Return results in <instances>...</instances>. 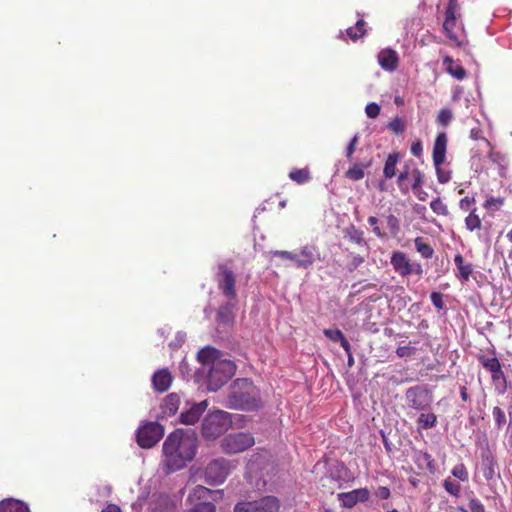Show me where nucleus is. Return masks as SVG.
I'll return each instance as SVG.
<instances>
[{"label": "nucleus", "mask_w": 512, "mask_h": 512, "mask_svg": "<svg viewBox=\"0 0 512 512\" xmlns=\"http://www.w3.org/2000/svg\"><path fill=\"white\" fill-rule=\"evenodd\" d=\"M378 63L384 70L394 71L398 64V55L394 50L384 49L378 54Z\"/></svg>", "instance_id": "20"}, {"label": "nucleus", "mask_w": 512, "mask_h": 512, "mask_svg": "<svg viewBox=\"0 0 512 512\" xmlns=\"http://www.w3.org/2000/svg\"><path fill=\"white\" fill-rule=\"evenodd\" d=\"M102 512H121L119 507L116 505H108L105 509L102 510Z\"/></svg>", "instance_id": "64"}, {"label": "nucleus", "mask_w": 512, "mask_h": 512, "mask_svg": "<svg viewBox=\"0 0 512 512\" xmlns=\"http://www.w3.org/2000/svg\"><path fill=\"white\" fill-rule=\"evenodd\" d=\"M437 417L434 413H422L417 420L422 429H430L436 425Z\"/></svg>", "instance_id": "30"}, {"label": "nucleus", "mask_w": 512, "mask_h": 512, "mask_svg": "<svg viewBox=\"0 0 512 512\" xmlns=\"http://www.w3.org/2000/svg\"><path fill=\"white\" fill-rule=\"evenodd\" d=\"M180 396L176 393H171L165 397L161 404V412L164 416L169 417L174 415L180 406Z\"/></svg>", "instance_id": "21"}, {"label": "nucleus", "mask_w": 512, "mask_h": 512, "mask_svg": "<svg viewBox=\"0 0 512 512\" xmlns=\"http://www.w3.org/2000/svg\"><path fill=\"white\" fill-rule=\"evenodd\" d=\"M415 248L420 255L425 259L433 257L434 249L427 243L424 242L422 237H416L414 239Z\"/></svg>", "instance_id": "27"}, {"label": "nucleus", "mask_w": 512, "mask_h": 512, "mask_svg": "<svg viewBox=\"0 0 512 512\" xmlns=\"http://www.w3.org/2000/svg\"><path fill=\"white\" fill-rule=\"evenodd\" d=\"M337 498L343 507L352 508L359 502L368 501L370 492L367 488H358L349 492L339 493Z\"/></svg>", "instance_id": "13"}, {"label": "nucleus", "mask_w": 512, "mask_h": 512, "mask_svg": "<svg viewBox=\"0 0 512 512\" xmlns=\"http://www.w3.org/2000/svg\"><path fill=\"white\" fill-rule=\"evenodd\" d=\"M348 235L350 240L357 244H361L364 242L363 232L358 229L352 228L351 231H349Z\"/></svg>", "instance_id": "54"}, {"label": "nucleus", "mask_w": 512, "mask_h": 512, "mask_svg": "<svg viewBox=\"0 0 512 512\" xmlns=\"http://www.w3.org/2000/svg\"><path fill=\"white\" fill-rule=\"evenodd\" d=\"M270 254L280 257V258H283V259H289L296 264V252L275 250V251H270Z\"/></svg>", "instance_id": "48"}, {"label": "nucleus", "mask_w": 512, "mask_h": 512, "mask_svg": "<svg viewBox=\"0 0 512 512\" xmlns=\"http://www.w3.org/2000/svg\"><path fill=\"white\" fill-rule=\"evenodd\" d=\"M190 512H215V505L211 502H201L195 505Z\"/></svg>", "instance_id": "44"}, {"label": "nucleus", "mask_w": 512, "mask_h": 512, "mask_svg": "<svg viewBox=\"0 0 512 512\" xmlns=\"http://www.w3.org/2000/svg\"><path fill=\"white\" fill-rule=\"evenodd\" d=\"M460 397L464 402L469 400V395L465 386L460 387Z\"/></svg>", "instance_id": "62"}, {"label": "nucleus", "mask_w": 512, "mask_h": 512, "mask_svg": "<svg viewBox=\"0 0 512 512\" xmlns=\"http://www.w3.org/2000/svg\"><path fill=\"white\" fill-rule=\"evenodd\" d=\"M364 262V258L357 254L350 255V261L347 265V268L350 272L356 270L362 263Z\"/></svg>", "instance_id": "46"}, {"label": "nucleus", "mask_w": 512, "mask_h": 512, "mask_svg": "<svg viewBox=\"0 0 512 512\" xmlns=\"http://www.w3.org/2000/svg\"><path fill=\"white\" fill-rule=\"evenodd\" d=\"M416 274L418 276H421L423 274V268H422V265L420 263H411L410 265V275L411 274Z\"/></svg>", "instance_id": "58"}, {"label": "nucleus", "mask_w": 512, "mask_h": 512, "mask_svg": "<svg viewBox=\"0 0 512 512\" xmlns=\"http://www.w3.org/2000/svg\"><path fill=\"white\" fill-rule=\"evenodd\" d=\"M465 226L469 231H474L481 228V220L476 214L475 208H473L469 215L465 218Z\"/></svg>", "instance_id": "31"}, {"label": "nucleus", "mask_w": 512, "mask_h": 512, "mask_svg": "<svg viewBox=\"0 0 512 512\" xmlns=\"http://www.w3.org/2000/svg\"><path fill=\"white\" fill-rule=\"evenodd\" d=\"M235 320L234 305L226 303L219 307L216 321L219 327L227 328L233 325Z\"/></svg>", "instance_id": "18"}, {"label": "nucleus", "mask_w": 512, "mask_h": 512, "mask_svg": "<svg viewBox=\"0 0 512 512\" xmlns=\"http://www.w3.org/2000/svg\"><path fill=\"white\" fill-rule=\"evenodd\" d=\"M365 25V22L363 20H359L356 23L355 27H349L347 29V34L352 40H357L360 36L364 34L363 26Z\"/></svg>", "instance_id": "37"}, {"label": "nucleus", "mask_w": 512, "mask_h": 512, "mask_svg": "<svg viewBox=\"0 0 512 512\" xmlns=\"http://www.w3.org/2000/svg\"><path fill=\"white\" fill-rule=\"evenodd\" d=\"M443 486L447 493L454 497H459L461 491V486L459 483L454 482L448 478L444 480Z\"/></svg>", "instance_id": "36"}, {"label": "nucleus", "mask_w": 512, "mask_h": 512, "mask_svg": "<svg viewBox=\"0 0 512 512\" xmlns=\"http://www.w3.org/2000/svg\"><path fill=\"white\" fill-rule=\"evenodd\" d=\"M431 302L433 305L441 310L444 307L443 295L440 292H432L430 295Z\"/></svg>", "instance_id": "52"}, {"label": "nucleus", "mask_w": 512, "mask_h": 512, "mask_svg": "<svg viewBox=\"0 0 512 512\" xmlns=\"http://www.w3.org/2000/svg\"><path fill=\"white\" fill-rule=\"evenodd\" d=\"M197 359L207 370V388L210 391H217L235 374L236 365L233 361L223 358L219 350L206 346L202 348Z\"/></svg>", "instance_id": "2"}, {"label": "nucleus", "mask_w": 512, "mask_h": 512, "mask_svg": "<svg viewBox=\"0 0 512 512\" xmlns=\"http://www.w3.org/2000/svg\"><path fill=\"white\" fill-rule=\"evenodd\" d=\"M412 175L414 178L413 184H412V189L416 190L423 185L424 176H423L422 172L419 171L418 169L413 170Z\"/></svg>", "instance_id": "53"}, {"label": "nucleus", "mask_w": 512, "mask_h": 512, "mask_svg": "<svg viewBox=\"0 0 512 512\" xmlns=\"http://www.w3.org/2000/svg\"><path fill=\"white\" fill-rule=\"evenodd\" d=\"M461 512H486L483 503L471 492L469 497L468 508L459 506L457 508Z\"/></svg>", "instance_id": "28"}, {"label": "nucleus", "mask_w": 512, "mask_h": 512, "mask_svg": "<svg viewBox=\"0 0 512 512\" xmlns=\"http://www.w3.org/2000/svg\"><path fill=\"white\" fill-rule=\"evenodd\" d=\"M410 151L414 156L420 157L423 152V146H422L421 141L413 142L411 145Z\"/></svg>", "instance_id": "56"}, {"label": "nucleus", "mask_w": 512, "mask_h": 512, "mask_svg": "<svg viewBox=\"0 0 512 512\" xmlns=\"http://www.w3.org/2000/svg\"><path fill=\"white\" fill-rule=\"evenodd\" d=\"M198 438L192 429H178L168 435L163 443V465L166 474L183 469L197 451Z\"/></svg>", "instance_id": "1"}, {"label": "nucleus", "mask_w": 512, "mask_h": 512, "mask_svg": "<svg viewBox=\"0 0 512 512\" xmlns=\"http://www.w3.org/2000/svg\"><path fill=\"white\" fill-rule=\"evenodd\" d=\"M478 473L487 481L488 486L492 489L496 481L500 479V471L497 460L492 452L488 449L481 452L480 462L476 467Z\"/></svg>", "instance_id": "8"}, {"label": "nucleus", "mask_w": 512, "mask_h": 512, "mask_svg": "<svg viewBox=\"0 0 512 512\" xmlns=\"http://www.w3.org/2000/svg\"><path fill=\"white\" fill-rule=\"evenodd\" d=\"M470 137L474 140H478L480 139L482 136H481V131L479 129H471L470 131Z\"/></svg>", "instance_id": "63"}, {"label": "nucleus", "mask_w": 512, "mask_h": 512, "mask_svg": "<svg viewBox=\"0 0 512 512\" xmlns=\"http://www.w3.org/2000/svg\"><path fill=\"white\" fill-rule=\"evenodd\" d=\"M255 444L253 435L249 432L230 433L220 441V447L226 454H237L246 451Z\"/></svg>", "instance_id": "6"}, {"label": "nucleus", "mask_w": 512, "mask_h": 512, "mask_svg": "<svg viewBox=\"0 0 512 512\" xmlns=\"http://www.w3.org/2000/svg\"><path fill=\"white\" fill-rule=\"evenodd\" d=\"M454 263L458 270L457 276L463 281H468L470 275L473 272L472 265L470 263H465L461 254L455 255Z\"/></svg>", "instance_id": "23"}, {"label": "nucleus", "mask_w": 512, "mask_h": 512, "mask_svg": "<svg viewBox=\"0 0 512 512\" xmlns=\"http://www.w3.org/2000/svg\"><path fill=\"white\" fill-rule=\"evenodd\" d=\"M405 400L408 406L415 410H426L430 407L433 398L425 386H414L406 390Z\"/></svg>", "instance_id": "11"}, {"label": "nucleus", "mask_w": 512, "mask_h": 512, "mask_svg": "<svg viewBox=\"0 0 512 512\" xmlns=\"http://www.w3.org/2000/svg\"><path fill=\"white\" fill-rule=\"evenodd\" d=\"M172 383V375L168 369H160L156 371L152 376V384L156 391L165 392L167 391Z\"/></svg>", "instance_id": "19"}, {"label": "nucleus", "mask_w": 512, "mask_h": 512, "mask_svg": "<svg viewBox=\"0 0 512 512\" xmlns=\"http://www.w3.org/2000/svg\"><path fill=\"white\" fill-rule=\"evenodd\" d=\"M324 335L333 342H340L344 334L339 329H325Z\"/></svg>", "instance_id": "43"}, {"label": "nucleus", "mask_w": 512, "mask_h": 512, "mask_svg": "<svg viewBox=\"0 0 512 512\" xmlns=\"http://www.w3.org/2000/svg\"><path fill=\"white\" fill-rule=\"evenodd\" d=\"M480 362L483 365V367L488 370L490 373H499L501 364L499 360L495 357L493 358H485L481 357Z\"/></svg>", "instance_id": "32"}, {"label": "nucleus", "mask_w": 512, "mask_h": 512, "mask_svg": "<svg viewBox=\"0 0 512 512\" xmlns=\"http://www.w3.org/2000/svg\"><path fill=\"white\" fill-rule=\"evenodd\" d=\"M442 165L435 166L436 175L439 183H448L451 179V172L441 167Z\"/></svg>", "instance_id": "42"}, {"label": "nucleus", "mask_w": 512, "mask_h": 512, "mask_svg": "<svg viewBox=\"0 0 512 512\" xmlns=\"http://www.w3.org/2000/svg\"><path fill=\"white\" fill-rule=\"evenodd\" d=\"M399 161V154L397 153H391L387 156L383 174L385 178L391 179L396 175V166Z\"/></svg>", "instance_id": "25"}, {"label": "nucleus", "mask_w": 512, "mask_h": 512, "mask_svg": "<svg viewBox=\"0 0 512 512\" xmlns=\"http://www.w3.org/2000/svg\"><path fill=\"white\" fill-rule=\"evenodd\" d=\"M0 512H30V510L24 502L9 498L0 502Z\"/></svg>", "instance_id": "22"}, {"label": "nucleus", "mask_w": 512, "mask_h": 512, "mask_svg": "<svg viewBox=\"0 0 512 512\" xmlns=\"http://www.w3.org/2000/svg\"><path fill=\"white\" fill-rule=\"evenodd\" d=\"M415 462L421 469L424 465H426L429 469L432 468V458L431 455L427 452L417 451L415 453Z\"/></svg>", "instance_id": "33"}, {"label": "nucleus", "mask_w": 512, "mask_h": 512, "mask_svg": "<svg viewBox=\"0 0 512 512\" xmlns=\"http://www.w3.org/2000/svg\"><path fill=\"white\" fill-rule=\"evenodd\" d=\"M368 223L373 227V232L376 236H378V237L383 236L381 229L377 226L378 219L375 216H370L368 218Z\"/></svg>", "instance_id": "57"}, {"label": "nucleus", "mask_w": 512, "mask_h": 512, "mask_svg": "<svg viewBox=\"0 0 512 512\" xmlns=\"http://www.w3.org/2000/svg\"><path fill=\"white\" fill-rule=\"evenodd\" d=\"M447 135L445 132L438 133L434 145L432 159L434 166L442 165L446 159Z\"/></svg>", "instance_id": "15"}, {"label": "nucleus", "mask_w": 512, "mask_h": 512, "mask_svg": "<svg viewBox=\"0 0 512 512\" xmlns=\"http://www.w3.org/2000/svg\"><path fill=\"white\" fill-rule=\"evenodd\" d=\"M376 497L379 499H388L391 495L390 489L386 486H380L375 491Z\"/></svg>", "instance_id": "55"}, {"label": "nucleus", "mask_w": 512, "mask_h": 512, "mask_svg": "<svg viewBox=\"0 0 512 512\" xmlns=\"http://www.w3.org/2000/svg\"><path fill=\"white\" fill-rule=\"evenodd\" d=\"M279 500L275 496H265L254 501H241L234 506V512H278Z\"/></svg>", "instance_id": "9"}, {"label": "nucleus", "mask_w": 512, "mask_h": 512, "mask_svg": "<svg viewBox=\"0 0 512 512\" xmlns=\"http://www.w3.org/2000/svg\"><path fill=\"white\" fill-rule=\"evenodd\" d=\"M388 128L395 134H401L405 130V122L401 118L396 117L389 122Z\"/></svg>", "instance_id": "41"}, {"label": "nucleus", "mask_w": 512, "mask_h": 512, "mask_svg": "<svg viewBox=\"0 0 512 512\" xmlns=\"http://www.w3.org/2000/svg\"><path fill=\"white\" fill-rule=\"evenodd\" d=\"M227 406L232 409L256 410L260 407L259 390L250 379H236L229 388Z\"/></svg>", "instance_id": "3"}, {"label": "nucleus", "mask_w": 512, "mask_h": 512, "mask_svg": "<svg viewBox=\"0 0 512 512\" xmlns=\"http://www.w3.org/2000/svg\"><path fill=\"white\" fill-rule=\"evenodd\" d=\"M231 424L230 414L216 410L206 415L202 422V435L205 439L214 440L228 430Z\"/></svg>", "instance_id": "4"}, {"label": "nucleus", "mask_w": 512, "mask_h": 512, "mask_svg": "<svg viewBox=\"0 0 512 512\" xmlns=\"http://www.w3.org/2000/svg\"><path fill=\"white\" fill-rule=\"evenodd\" d=\"M459 18L460 6L458 1L449 0L445 11L443 30L447 37L458 46L461 45L460 32L462 31L461 25H458Z\"/></svg>", "instance_id": "7"}, {"label": "nucleus", "mask_w": 512, "mask_h": 512, "mask_svg": "<svg viewBox=\"0 0 512 512\" xmlns=\"http://www.w3.org/2000/svg\"><path fill=\"white\" fill-rule=\"evenodd\" d=\"M409 176L408 170L400 172V174L397 177V183L401 185Z\"/></svg>", "instance_id": "60"}, {"label": "nucleus", "mask_w": 512, "mask_h": 512, "mask_svg": "<svg viewBox=\"0 0 512 512\" xmlns=\"http://www.w3.org/2000/svg\"><path fill=\"white\" fill-rule=\"evenodd\" d=\"M474 204L475 198L466 196L460 200L459 207L463 211H471Z\"/></svg>", "instance_id": "50"}, {"label": "nucleus", "mask_w": 512, "mask_h": 512, "mask_svg": "<svg viewBox=\"0 0 512 512\" xmlns=\"http://www.w3.org/2000/svg\"><path fill=\"white\" fill-rule=\"evenodd\" d=\"M235 467V461H230L225 458L213 459L205 468V481L211 485H220L224 483Z\"/></svg>", "instance_id": "5"}, {"label": "nucleus", "mask_w": 512, "mask_h": 512, "mask_svg": "<svg viewBox=\"0 0 512 512\" xmlns=\"http://www.w3.org/2000/svg\"><path fill=\"white\" fill-rule=\"evenodd\" d=\"M390 262L395 272L400 276L407 277L410 275L411 262L404 252H393L390 258Z\"/></svg>", "instance_id": "17"}, {"label": "nucleus", "mask_w": 512, "mask_h": 512, "mask_svg": "<svg viewBox=\"0 0 512 512\" xmlns=\"http://www.w3.org/2000/svg\"><path fill=\"white\" fill-rule=\"evenodd\" d=\"M319 256L318 250L314 245H304L296 252L297 268L308 269L310 268Z\"/></svg>", "instance_id": "14"}, {"label": "nucleus", "mask_w": 512, "mask_h": 512, "mask_svg": "<svg viewBox=\"0 0 512 512\" xmlns=\"http://www.w3.org/2000/svg\"><path fill=\"white\" fill-rule=\"evenodd\" d=\"M491 375H492V379L494 382H498L500 380H505L504 373L501 368H500L499 373H491Z\"/></svg>", "instance_id": "61"}, {"label": "nucleus", "mask_w": 512, "mask_h": 512, "mask_svg": "<svg viewBox=\"0 0 512 512\" xmlns=\"http://www.w3.org/2000/svg\"><path fill=\"white\" fill-rule=\"evenodd\" d=\"M453 119V114L450 109H441L437 116V122L442 126H447Z\"/></svg>", "instance_id": "39"}, {"label": "nucleus", "mask_w": 512, "mask_h": 512, "mask_svg": "<svg viewBox=\"0 0 512 512\" xmlns=\"http://www.w3.org/2000/svg\"><path fill=\"white\" fill-rule=\"evenodd\" d=\"M451 474L462 482L468 481V471L463 463L457 464L453 467Z\"/></svg>", "instance_id": "35"}, {"label": "nucleus", "mask_w": 512, "mask_h": 512, "mask_svg": "<svg viewBox=\"0 0 512 512\" xmlns=\"http://www.w3.org/2000/svg\"><path fill=\"white\" fill-rule=\"evenodd\" d=\"M219 492L220 491H213L204 486L198 485L193 489V491L189 495V498L197 499L202 502H208L207 500L211 498L213 494H217Z\"/></svg>", "instance_id": "26"}, {"label": "nucleus", "mask_w": 512, "mask_h": 512, "mask_svg": "<svg viewBox=\"0 0 512 512\" xmlns=\"http://www.w3.org/2000/svg\"><path fill=\"white\" fill-rule=\"evenodd\" d=\"M359 136L358 134L354 135V137L350 140L347 148H346V157L351 160L353 153L355 152L356 146L358 144Z\"/></svg>", "instance_id": "51"}, {"label": "nucleus", "mask_w": 512, "mask_h": 512, "mask_svg": "<svg viewBox=\"0 0 512 512\" xmlns=\"http://www.w3.org/2000/svg\"><path fill=\"white\" fill-rule=\"evenodd\" d=\"M503 204H504L503 198L490 197L484 202L483 206L487 210L492 209L494 211H497L502 207Z\"/></svg>", "instance_id": "40"}, {"label": "nucleus", "mask_w": 512, "mask_h": 512, "mask_svg": "<svg viewBox=\"0 0 512 512\" xmlns=\"http://www.w3.org/2000/svg\"><path fill=\"white\" fill-rule=\"evenodd\" d=\"M492 414L498 427H502L506 423L505 413L500 407H494Z\"/></svg>", "instance_id": "45"}, {"label": "nucleus", "mask_w": 512, "mask_h": 512, "mask_svg": "<svg viewBox=\"0 0 512 512\" xmlns=\"http://www.w3.org/2000/svg\"><path fill=\"white\" fill-rule=\"evenodd\" d=\"M207 401H201L199 403H194L190 406L189 409L183 411L180 415V420L182 423L186 425L195 424L204 413L207 408Z\"/></svg>", "instance_id": "16"}, {"label": "nucleus", "mask_w": 512, "mask_h": 512, "mask_svg": "<svg viewBox=\"0 0 512 512\" xmlns=\"http://www.w3.org/2000/svg\"><path fill=\"white\" fill-rule=\"evenodd\" d=\"M289 178L298 184H304L310 180V172L306 168L293 169L289 173Z\"/></svg>", "instance_id": "29"}, {"label": "nucleus", "mask_w": 512, "mask_h": 512, "mask_svg": "<svg viewBox=\"0 0 512 512\" xmlns=\"http://www.w3.org/2000/svg\"><path fill=\"white\" fill-rule=\"evenodd\" d=\"M415 350V347L412 346H399L396 349V354L400 358L409 357L415 353Z\"/></svg>", "instance_id": "49"}, {"label": "nucleus", "mask_w": 512, "mask_h": 512, "mask_svg": "<svg viewBox=\"0 0 512 512\" xmlns=\"http://www.w3.org/2000/svg\"><path fill=\"white\" fill-rule=\"evenodd\" d=\"M346 177L354 181L361 180L364 177V168L360 164H354L346 172Z\"/></svg>", "instance_id": "34"}, {"label": "nucleus", "mask_w": 512, "mask_h": 512, "mask_svg": "<svg viewBox=\"0 0 512 512\" xmlns=\"http://www.w3.org/2000/svg\"><path fill=\"white\" fill-rule=\"evenodd\" d=\"M430 207L433 210L434 213L438 215H447L448 214V208L445 203L440 198L434 199L430 203Z\"/></svg>", "instance_id": "38"}, {"label": "nucleus", "mask_w": 512, "mask_h": 512, "mask_svg": "<svg viewBox=\"0 0 512 512\" xmlns=\"http://www.w3.org/2000/svg\"><path fill=\"white\" fill-rule=\"evenodd\" d=\"M380 110L381 108L377 103L371 102L367 104L365 108V113L367 117L374 119L380 114Z\"/></svg>", "instance_id": "47"}, {"label": "nucleus", "mask_w": 512, "mask_h": 512, "mask_svg": "<svg viewBox=\"0 0 512 512\" xmlns=\"http://www.w3.org/2000/svg\"><path fill=\"white\" fill-rule=\"evenodd\" d=\"M443 63L446 66V71L457 80H463L466 77L465 69L455 63L451 57L446 56L443 59Z\"/></svg>", "instance_id": "24"}, {"label": "nucleus", "mask_w": 512, "mask_h": 512, "mask_svg": "<svg viewBox=\"0 0 512 512\" xmlns=\"http://www.w3.org/2000/svg\"><path fill=\"white\" fill-rule=\"evenodd\" d=\"M340 344L347 354L351 352V346L345 336L341 339Z\"/></svg>", "instance_id": "59"}, {"label": "nucleus", "mask_w": 512, "mask_h": 512, "mask_svg": "<svg viewBox=\"0 0 512 512\" xmlns=\"http://www.w3.org/2000/svg\"><path fill=\"white\" fill-rule=\"evenodd\" d=\"M218 269H219V271L217 273L218 288L221 290V292L227 299H229V300L235 299L236 298V289H235L236 278H235L234 272L224 264L219 265Z\"/></svg>", "instance_id": "12"}, {"label": "nucleus", "mask_w": 512, "mask_h": 512, "mask_svg": "<svg viewBox=\"0 0 512 512\" xmlns=\"http://www.w3.org/2000/svg\"><path fill=\"white\" fill-rule=\"evenodd\" d=\"M137 443L142 448H151L164 436V427L158 422H148L137 430Z\"/></svg>", "instance_id": "10"}]
</instances>
